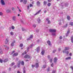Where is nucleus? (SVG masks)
<instances>
[{
  "instance_id": "nucleus-53",
  "label": "nucleus",
  "mask_w": 73,
  "mask_h": 73,
  "mask_svg": "<svg viewBox=\"0 0 73 73\" xmlns=\"http://www.w3.org/2000/svg\"><path fill=\"white\" fill-rule=\"evenodd\" d=\"M32 3V4H35V1H33Z\"/></svg>"
},
{
  "instance_id": "nucleus-47",
  "label": "nucleus",
  "mask_w": 73,
  "mask_h": 73,
  "mask_svg": "<svg viewBox=\"0 0 73 73\" xmlns=\"http://www.w3.org/2000/svg\"><path fill=\"white\" fill-rule=\"evenodd\" d=\"M50 62H52V59H51L50 60Z\"/></svg>"
},
{
  "instance_id": "nucleus-29",
  "label": "nucleus",
  "mask_w": 73,
  "mask_h": 73,
  "mask_svg": "<svg viewBox=\"0 0 73 73\" xmlns=\"http://www.w3.org/2000/svg\"><path fill=\"white\" fill-rule=\"evenodd\" d=\"M70 25H73V22H70Z\"/></svg>"
},
{
  "instance_id": "nucleus-8",
  "label": "nucleus",
  "mask_w": 73,
  "mask_h": 73,
  "mask_svg": "<svg viewBox=\"0 0 73 73\" xmlns=\"http://www.w3.org/2000/svg\"><path fill=\"white\" fill-rule=\"evenodd\" d=\"M40 3L39 2V1H37L36 3V4L38 6H40Z\"/></svg>"
},
{
  "instance_id": "nucleus-63",
  "label": "nucleus",
  "mask_w": 73,
  "mask_h": 73,
  "mask_svg": "<svg viewBox=\"0 0 73 73\" xmlns=\"http://www.w3.org/2000/svg\"><path fill=\"white\" fill-rule=\"evenodd\" d=\"M60 39H62V36H60Z\"/></svg>"
},
{
  "instance_id": "nucleus-24",
  "label": "nucleus",
  "mask_w": 73,
  "mask_h": 73,
  "mask_svg": "<svg viewBox=\"0 0 73 73\" xmlns=\"http://www.w3.org/2000/svg\"><path fill=\"white\" fill-rule=\"evenodd\" d=\"M67 19L68 20H70V16L69 15L67 17Z\"/></svg>"
},
{
  "instance_id": "nucleus-55",
  "label": "nucleus",
  "mask_w": 73,
  "mask_h": 73,
  "mask_svg": "<svg viewBox=\"0 0 73 73\" xmlns=\"http://www.w3.org/2000/svg\"><path fill=\"white\" fill-rule=\"evenodd\" d=\"M68 34V33H67L66 34V36H68V34Z\"/></svg>"
},
{
  "instance_id": "nucleus-60",
  "label": "nucleus",
  "mask_w": 73,
  "mask_h": 73,
  "mask_svg": "<svg viewBox=\"0 0 73 73\" xmlns=\"http://www.w3.org/2000/svg\"><path fill=\"white\" fill-rule=\"evenodd\" d=\"M25 61L27 62V61H29V60H25Z\"/></svg>"
},
{
  "instance_id": "nucleus-6",
  "label": "nucleus",
  "mask_w": 73,
  "mask_h": 73,
  "mask_svg": "<svg viewBox=\"0 0 73 73\" xmlns=\"http://www.w3.org/2000/svg\"><path fill=\"white\" fill-rule=\"evenodd\" d=\"M1 3L2 5H5V3L3 0H1Z\"/></svg>"
},
{
  "instance_id": "nucleus-45",
  "label": "nucleus",
  "mask_w": 73,
  "mask_h": 73,
  "mask_svg": "<svg viewBox=\"0 0 73 73\" xmlns=\"http://www.w3.org/2000/svg\"><path fill=\"white\" fill-rule=\"evenodd\" d=\"M0 54H2L3 53V51H1L0 52Z\"/></svg>"
},
{
  "instance_id": "nucleus-21",
  "label": "nucleus",
  "mask_w": 73,
  "mask_h": 73,
  "mask_svg": "<svg viewBox=\"0 0 73 73\" xmlns=\"http://www.w3.org/2000/svg\"><path fill=\"white\" fill-rule=\"evenodd\" d=\"M37 52H38L40 50V47H38L37 48Z\"/></svg>"
},
{
  "instance_id": "nucleus-16",
  "label": "nucleus",
  "mask_w": 73,
  "mask_h": 73,
  "mask_svg": "<svg viewBox=\"0 0 73 73\" xmlns=\"http://www.w3.org/2000/svg\"><path fill=\"white\" fill-rule=\"evenodd\" d=\"M66 50H68L69 49V48L68 47H66L65 48Z\"/></svg>"
},
{
  "instance_id": "nucleus-64",
  "label": "nucleus",
  "mask_w": 73,
  "mask_h": 73,
  "mask_svg": "<svg viewBox=\"0 0 73 73\" xmlns=\"http://www.w3.org/2000/svg\"><path fill=\"white\" fill-rule=\"evenodd\" d=\"M55 72H56V71H53L52 73H55Z\"/></svg>"
},
{
  "instance_id": "nucleus-5",
  "label": "nucleus",
  "mask_w": 73,
  "mask_h": 73,
  "mask_svg": "<svg viewBox=\"0 0 73 73\" xmlns=\"http://www.w3.org/2000/svg\"><path fill=\"white\" fill-rule=\"evenodd\" d=\"M14 43H15V41L14 40L11 44V45L12 46H14Z\"/></svg>"
},
{
  "instance_id": "nucleus-40",
  "label": "nucleus",
  "mask_w": 73,
  "mask_h": 73,
  "mask_svg": "<svg viewBox=\"0 0 73 73\" xmlns=\"http://www.w3.org/2000/svg\"><path fill=\"white\" fill-rule=\"evenodd\" d=\"M11 28H12V29H15V27H14L13 26H12L11 27Z\"/></svg>"
},
{
  "instance_id": "nucleus-15",
  "label": "nucleus",
  "mask_w": 73,
  "mask_h": 73,
  "mask_svg": "<svg viewBox=\"0 0 73 73\" xmlns=\"http://www.w3.org/2000/svg\"><path fill=\"white\" fill-rule=\"evenodd\" d=\"M46 3H47L46 1H44L43 2L44 5H46Z\"/></svg>"
},
{
  "instance_id": "nucleus-59",
  "label": "nucleus",
  "mask_w": 73,
  "mask_h": 73,
  "mask_svg": "<svg viewBox=\"0 0 73 73\" xmlns=\"http://www.w3.org/2000/svg\"><path fill=\"white\" fill-rule=\"evenodd\" d=\"M33 46V44H31V45L30 46V48H32V46Z\"/></svg>"
},
{
  "instance_id": "nucleus-25",
  "label": "nucleus",
  "mask_w": 73,
  "mask_h": 73,
  "mask_svg": "<svg viewBox=\"0 0 73 73\" xmlns=\"http://www.w3.org/2000/svg\"><path fill=\"white\" fill-rule=\"evenodd\" d=\"M6 11L7 12H11V11L9 9H7V10Z\"/></svg>"
},
{
  "instance_id": "nucleus-10",
  "label": "nucleus",
  "mask_w": 73,
  "mask_h": 73,
  "mask_svg": "<svg viewBox=\"0 0 73 73\" xmlns=\"http://www.w3.org/2000/svg\"><path fill=\"white\" fill-rule=\"evenodd\" d=\"M35 66L36 68H38V66H39V65H38V63H36L35 64Z\"/></svg>"
},
{
  "instance_id": "nucleus-3",
  "label": "nucleus",
  "mask_w": 73,
  "mask_h": 73,
  "mask_svg": "<svg viewBox=\"0 0 73 73\" xmlns=\"http://www.w3.org/2000/svg\"><path fill=\"white\" fill-rule=\"evenodd\" d=\"M18 54H19L18 53H15L13 55V57H14V56H17L18 55Z\"/></svg>"
},
{
  "instance_id": "nucleus-33",
  "label": "nucleus",
  "mask_w": 73,
  "mask_h": 73,
  "mask_svg": "<svg viewBox=\"0 0 73 73\" xmlns=\"http://www.w3.org/2000/svg\"><path fill=\"white\" fill-rule=\"evenodd\" d=\"M15 51H13L11 53V54H13V53H15Z\"/></svg>"
},
{
  "instance_id": "nucleus-49",
  "label": "nucleus",
  "mask_w": 73,
  "mask_h": 73,
  "mask_svg": "<svg viewBox=\"0 0 73 73\" xmlns=\"http://www.w3.org/2000/svg\"><path fill=\"white\" fill-rule=\"evenodd\" d=\"M48 24H50V21L49 20L48 21Z\"/></svg>"
},
{
  "instance_id": "nucleus-54",
  "label": "nucleus",
  "mask_w": 73,
  "mask_h": 73,
  "mask_svg": "<svg viewBox=\"0 0 73 73\" xmlns=\"http://www.w3.org/2000/svg\"><path fill=\"white\" fill-rule=\"evenodd\" d=\"M69 55L70 56H72V53H70L69 54Z\"/></svg>"
},
{
  "instance_id": "nucleus-32",
  "label": "nucleus",
  "mask_w": 73,
  "mask_h": 73,
  "mask_svg": "<svg viewBox=\"0 0 73 73\" xmlns=\"http://www.w3.org/2000/svg\"><path fill=\"white\" fill-rule=\"evenodd\" d=\"M33 37V35H32L30 36L29 38L31 39V38H32Z\"/></svg>"
},
{
  "instance_id": "nucleus-1",
  "label": "nucleus",
  "mask_w": 73,
  "mask_h": 73,
  "mask_svg": "<svg viewBox=\"0 0 73 73\" xmlns=\"http://www.w3.org/2000/svg\"><path fill=\"white\" fill-rule=\"evenodd\" d=\"M49 32H52V33H56V30L55 29H50L49 30Z\"/></svg>"
},
{
  "instance_id": "nucleus-28",
  "label": "nucleus",
  "mask_w": 73,
  "mask_h": 73,
  "mask_svg": "<svg viewBox=\"0 0 73 73\" xmlns=\"http://www.w3.org/2000/svg\"><path fill=\"white\" fill-rule=\"evenodd\" d=\"M68 27V24H66V26H64V27L66 28V27Z\"/></svg>"
},
{
  "instance_id": "nucleus-27",
  "label": "nucleus",
  "mask_w": 73,
  "mask_h": 73,
  "mask_svg": "<svg viewBox=\"0 0 73 73\" xmlns=\"http://www.w3.org/2000/svg\"><path fill=\"white\" fill-rule=\"evenodd\" d=\"M21 61H19L18 62V63H17V64H19L20 65V64H21Z\"/></svg>"
},
{
  "instance_id": "nucleus-61",
  "label": "nucleus",
  "mask_w": 73,
  "mask_h": 73,
  "mask_svg": "<svg viewBox=\"0 0 73 73\" xmlns=\"http://www.w3.org/2000/svg\"><path fill=\"white\" fill-rule=\"evenodd\" d=\"M23 1V0H20V2L21 3Z\"/></svg>"
},
{
  "instance_id": "nucleus-23",
  "label": "nucleus",
  "mask_w": 73,
  "mask_h": 73,
  "mask_svg": "<svg viewBox=\"0 0 73 73\" xmlns=\"http://www.w3.org/2000/svg\"><path fill=\"white\" fill-rule=\"evenodd\" d=\"M51 5V3H49L47 4V6L48 7H50Z\"/></svg>"
},
{
  "instance_id": "nucleus-56",
  "label": "nucleus",
  "mask_w": 73,
  "mask_h": 73,
  "mask_svg": "<svg viewBox=\"0 0 73 73\" xmlns=\"http://www.w3.org/2000/svg\"><path fill=\"white\" fill-rule=\"evenodd\" d=\"M70 68H72V70H73V67L72 66H71L70 67Z\"/></svg>"
},
{
  "instance_id": "nucleus-12",
  "label": "nucleus",
  "mask_w": 73,
  "mask_h": 73,
  "mask_svg": "<svg viewBox=\"0 0 73 73\" xmlns=\"http://www.w3.org/2000/svg\"><path fill=\"white\" fill-rule=\"evenodd\" d=\"M41 10H40L35 14V15H37L38 14L40 13V12H41Z\"/></svg>"
},
{
  "instance_id": "nucleus-7",
  "label": "nucleus",
  "mask_w": 73,
  "mask_h": 73,
  "mask_svg": "<svg viewBox=\"0 0 73 73\" xmlns=\"http://www.w3.org/2000/svg\"><path fill=\"white\" fill-rule=\"evenodd\" d=\"M57 58H56V57H55L54 59V62H57Z\"/></svg>"
},
{
  "instance_id": "nucleus-52",
  "label": "nucleus",
  "mask_w": 73,
  "mask_h": 73,
  "mask_svg": "<svg viewBox=\"0 0 73 73\" xmlns=\"http://www.w3.org/2000/svg\"><path fill=\"white\" fill-rule=\"evenodd\" d=\"M66 51L65 50H63V53H66Z\"/></svg>"
},
{
  "instance_id": "nucleus-2",
  "label": "nucleus",
  "mask_w": 73,
  "mask_h": 73,
  "mask_svg": "<svg viewBox=\"0 0 73 73\" xmlns=\"http://www.w3.org/2000/svg\"><path fill=\"white\" fill-rule=\"evenodd\" d=\"M25 58H31V56L29 55H28V54L24 56Z\"/></svg>"
},
{
  "instance_id": "nucleus-34",
  "label": "nucleus",
  "mask_w": 73,
  "mask_h": 73,
  "mask_svg": "<svg viewBox=\"0 0 73 73\" xmlns=\"http://www.w3.org/2000/svg\"><path fill=\"white\" fill-rule=\"evenodd\" d=\"M0 62H1V63H3V60L0 59Z\"/></svg>"
},
{
  "instance_id": "nucleus-11",
  "label": "nucleus",
  "mask_w": 73,
  "mask_h": 73,
  "mask_svg": "<svg viewBox=\"0 0 73 73\" xmlns=\"http://www.w3.org/2000/svg\"><path fill=\"white\" fill-rule=\"evenodd\" d=\"M8 61V59H5L3 60V62H7Z\"/></svg>"
},
{
  "instance_id": "nucleus-43",
  "label": "nucleus",
  "mask_w": 73,
  "mask_h": 73,
  "mask_svg": "<svg viewBox=\"0 0 73 73\" xmlns=\"http://www.w3.org/2000/svg\"><path fill=\"white\" fill-rule=\"evenodd\" d=\"M20 64H17L18 67V68H20Z\"/></svg>"
},
{
  "instance_id": "nucleus-58",
  "label": "nucleus",
  "mask_w": 73,
  "mask_h": 73,
  "mask_svg": "<svg viewBox=\"0 0 73 73\" xmlns=\"http://www.w3.org/2000/svg\"><path fill=\"white\" fill-rule=\"evenodd\" d=\"M31 40V39L30 38H28L27 39V40Z\"/></svg>"
},
{
  "instance_id": "nucleus-46",
  "label": "nucleus",
  "mask_w": 73,
  "mask_h": 73,
  "mask_svg": "<svg viewBox=\"0 0 73 73\" xmlns=\"http://www.w3.org/2000/svg\"><path fill=\"white\" fill-rule=\"evenodd\" d=\"M56 50H54V51H53V53H55V52H56Z\"/></svg>"
},
{
  "instance_id": "nucleus-31",
  "label": "nucleus",
  "mask_w": 73,
  "mask_h": 73,
  "mask_svg": "<svg viewBox=\"0 0 73 73\" xmlns=\"http://www.w3.org/2000/svg\"><path fill=\"white\" fill-rule=\"evenodd\" d=\"M15 62H12V63H11V65H12V66H13V65H15Z\"/></svg>"
},
{
  "instance_id": "nucleus-48",
  "label": "nucleus",
  "mask_w": 73,
  "mask_h": 73,
  "mask_svg": "<svg viewBox=\"0 0 73 73\" xmlns=\"http://www.w3.org/2000/svg\"><path fill=\"white\" fill-rule=\"evenodd\" d=\"M66 53L67 54H69V52L68 51H67L66 52Z\"/></svg>"
},
{
  "instance_id": "nucleus-62",
  "label": "nucleus",
  "mask_w": 73,
  "mask_h": 73,
  "mask_svg": "<svg viewBox=\"0 0 73 73\" xmlns=\"http://www.w3.org/2000/svg\"><path fill=\"white\" fill-rule=\"evenodd\" d=\"M17 73H21V72H20V71H18Z\"/></svg>"
},
{
  "instance_id": "nucleus-50",
  "label": "nucleus",
  "mask_w": 73,
  "mask_h": 73,
  "mask_svg": "<svg viewBox=\"0 0 73 73\" xmlns=\"http://www.w3.org/2000/svg\"><path fill=\"white\" fill-rule=\"evenodd\" d=\"M17 67V66L16 65L14 66L13 67L15 69H16V68Z\"/></svg>"
},
{
  "instance_id": "nucleus-41",
  "label": "nucleus",
  "mask_w": 73,
  "mask_h": 73,
  "mask_svg": "<svg viewBox=\"0 0 73 73\" xmlns=\"http://www.w3.org/2000/svg\"><path fill=\"white\" fill-rule=\"evenodd\" d=\"M52 36H56V34L55 33H52Z\"/></svg>"
},
{
  "instance_id": "nucleus-13",
  "label": "nucleus",
  "mask_w": 73,
  "mask_h": 73,
  "mask_svg": "<svg viewBox=\"0 0 73 73\" xmlns=\"http://www.w3.org/2000/svg\"><path fill=\"white\" fill-rule=\"evenodd\" d=\"M70 59H71V57H69L67 58H65V59L66 60H70Z\"/></svg>"
},
{
  "instance_id": "nucleus-26",
  "label": "nucleus",
  "mask_w": 73,
  "mask_h": 73,
  "mask_svg": "<svg viewBox=\"0 0 73 73\" xmlns=\"http://www.w3.org/2000/svg\"><path fill=\"white\" fill-rule=\"evenodd\" d=\"M27 54V52H24L22 54V55H23V56H24V55L25 54Z\"/></svg>"
},
{
  "instance_id": "nucleus-17",
  "label": "nucleus",
  "mask_w": 73,
  "mask_h": 73,
  "mask_svg": "<svg viewBox=\"0 0 73 73\" xmlns=\"http://www.w3.org/2000/svg\"><path fill=\"white\" fill-rule=\"evenodd\" d=\"M21 64L22 65H24V62L22 60V62L21 63Z\"/></svg>"
},
{
  "instance_id": "nucleus-30",
  "label": "nucleus",
  "mask_w": 73,
  "mask_h": 73,
  "mask_svg": "<svg viewBox=\"0 0 73 73\" xmlns=\"http://www.w3.org/2000/svg\"><path fill=\"white\" fill-rule=\"evenodd\" d=\"M20 47H23V44H20Z\"/></svg>"
},
{
  "instance_id": "nucleus-19",
  "label": "nucleus",
  "mask_w": 73,
  "mask_h": 73,
  "mask_svg": "<svg viewBox=\"0 0 73 73\" xmlns=\"http://www.w3.org/2000/svg\"><path fill=\"white\" fill-rule=\"evenodd\" d=\"M44 53H45V51L43 50L42 51L41 53L42 55H44Z\"/></svg>"
},
{
  "instance_id": "nucleus-18",
  "label": "nucleus",
  "mask_w": 73,
  "mask_h": 73,
  "mask_svg": "<svg viewBox=\"0 0 73 73\" xmlns=\"http://www.w3.org/2000/svg\"><path fill=\"white\" fill-rule=\"evenodd\" d=\"M71 42H73V36H72L71 37Z\"/></svg>"
},
{
  "instance_id": "nucleus-35",
  "label": "nucleus",
  "mask_w": 73,
  "mask_h": 73,
  "mask_svg": "<svg viewBox=\"0 0 73 73\" xmlns=\"http://www.w3.org/2000/svg\"><path fill=\"white\" fill-rule=\"evenodd\" d=\"M46 65H44L43 67V68H46Z\"/></svg>"
},
{
  "instance_id": "nucleus-42",
  "label": "nucleus",
  "mask_w": 73,
  "mask_h": 73,
  "mask_svg": "<svg viewBox=\"0 0 73 73\" xmlns=\"http://www.w3.org/2000/svg\"><path fill=\"white\" fill-rule=\"evenodd\" d=\"M53 63H52L51 65V66H52V67H53Z\"/></svg>"
},
{
  "instance_id": "nucleus-4",
  "label": "nucleus",
  "mask_w": 73,
  "mask_h": 73,
  "mask_svg": "<svg viewBox=\"0 0 73 73\" xmlns=\"http://www.w3.org/2000/svg\"><path fill=\"white\" fill-rule=\"evenodd\" d=\"M8 39L6 38V40L5 41V44H8Z\"/></svg>"
},
{
  "instance_id": "nucleus-39",
  "label": "nucleus",
  "mask_w": 73,
  "mask_h": 73,
  "mask_svg": "<svg viewBox=\"0 0 73 73\" xmlns=\"http://www.w3.org/2000/svg\"><path fill=\"white\" fill-rule=\"evenodd\" d=\"M47 57L48 59H50V55H48Z\"/></svg>"
},
{
  "instance_id": "nucleus-57",
  "label": "nucleus",
  "mask_w": 73,
  "mask_h": 73,
  "mask_svg": "<svg viewBox=\"0 0 73 73\" xmlns=\"http://www.w3.org/2000/svg\"><path fill=\"white\" fill-rule=\"evenodd\" d=\"M12 10H13V11H14V10H15V8H12Z\"/></svg>"
},
{
  "instance_id": "nucleus-22",
  "label": "nucleus",
  "mask_w": 73,
  "mask_h": 73,
  "mask_svg": "<svg viewBox=\"0 0 73 73\" xmlns=\"http://www.w3.org/2000/svg\"><path fill=\"white\" fill-rule=\"evenodd\" d=\"M70 29L68 28V31L67 32V33H68V34L70 32Z\"/></svg>"
},
{
  "instance_id": "nucleus-9",
  "label": "nucleus",
  "mask_w": 73,
  "mask_h": 73,
  "mask_svg": "<svg viewBox=\"0 0 73 73\" xmlns=\"http://www.w3.org/2000/svg\"><path fill=\"white\" fill-rule=\"evenodd\" d=\"M47 44H48V45H51V44L50 43V42L49 40H48L47 42Z\"/></svg>"
},
{
  "instance_id": "nucleus-37",
  "label": "nucleus",
  "mask_w": 73,
  "mask_h": 73,
  "mask_svg": "<svg viewBox=\"0 0 73 73\" xmlns=\"http://www.w3.org/2000/svg\"><path fill=\"white\" fill-rule=\"evenodd\" d=\"M10 34L11 35H14L13 33V32H11Z\"/></svg>"
},
{
  "instance_id": "nucleus-14",
  "label": "nucleus",
  "mask_w": 73,
  "mask_h": 73,
  "mask_svg": "<svg viewBox=\"0 0 73 73\" xmlns=\"http://www.w3.org/2000/svg\"><path fill=\"white\" fill-rule=\"evenodd\" d=\"M27 0H24V1L23 2V3L25 4H27Z\"/></svg>"
},
{
  "instance_id": "nucleus-36",
  "label": "nucleus",
  "mask_w": 73,
  "mask_h": 73,
  "mask_svg": "<svg viewBox=\"0 0 73 73\" xmlns=\"http://www.w3.org/2000/svg\"><path fill=\"white\" fill-rule=\"evenodd\" d=\"M52 0H48V3H50L51 2Z\"/></svg>"
},
{
  "instance_id": "nucleus-38",
  "label": "nucleus",
  "mask_w": 73,
  "mask_h": 73,
  "mask_svg": "<svg viewBox=\"0 0 73 73\" xmlns=\"http://www.w3.org/2000/svg\"><path fill=\"white\" fill-rule=\"evenodd\" d=\"M30 7H33V5L31 4H30Z\"/></svg>"
},
{
  "instance_id": "nucleus-51",
  "label": "nucleus",
  "mask_w": 73,
  "mask_h": 73,
  "mask_svg": "<svg viewBox=\"0 0 73 73\" xmlns=\"http://www.w3.org/2000/svg\"><path fill=\"white\" fill-rule=\"evenodd\" d=\"M35 65H32V68H33L34 67H35Z\"/></svg>"
},
{
  "instance_id": "nucleus-44",
  "label": "nucleus",
  "mask_w": 73,
  "mask_h": 73,
  "mask_svg": "<svg viewBox=\"0 0 73 73\" xmlns=\"http://www.w3.org/2000/svg\"><path fill=\"white\" fill-rule=\"evenodd\" d=\"M3 15V13L1 12H0V15L1 16H2V15Z\"/></svg>"
},
{
  "instance_id": "nucleus-20",
  "label": "nucleus",
  "mask_w": 73,
  "mask_h": 73,
  "mask_svg": "<svg viewBox=\"0 0 73 73\" xmlns=\"http://www.w3.org/2000/svg\"><path fill=\"white\" fill-rule=\"evenodd\" d=\"M13 19L14 21H16V17H13Z\"/></svg>"
}]
</instances>
